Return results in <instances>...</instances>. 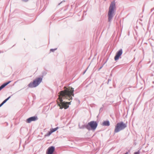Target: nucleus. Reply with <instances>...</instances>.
Wrapping results in <instances>:
<instances>
[{
  "label": "nucleus",
  "mask_w": 154,
  "mask_h": 154,
  "mask_svg": "<svg viewBox=\"0 0 154 154\" xmlns=\"http://www.w3.org/2000/svg\"><path fill=\"white\" fill-rule=\"evenodd\" d=\"M57 49V48H55L54 49H50V51H52V52H54V51L55 50H56Z\"/></svg>",
  "instance_id": "4468645a"
},
{
  "label": "nucleus",
  "mask_w": 154,
  "mask_h": 154,
  "mask_svg": "<svg viewBox=\"0 0 154 154\" xmlns=\"http://www.w3.org/2000/svg\"><path fill=\"white\" fill-rule=\"evenodd\" d=\"M65 90L60 92L58 99L57 101V104L60 107V109L63 108L66 109L68 108L69 104H70V102H66L63 101V99H66L70 100L72 99V96H74V88H72L71 89L67 88L66 87H64Z\"/></svg>",
  "instance_id": "f257e3e1"
},
{
  "label": "nucleus",
  "mask_w": 154,
  "mask_h": 154,
  "mask_svg": "<svg viewBox=\"0 0 154 154\" xmlns=\"http://www.w3.org/2000/svg\"><path fill=\"white\" fill-rule=\"evenodd\" d=\"M11 96L9 97L8 98H7L5 100L2 102V103L4 104L11 97Z\"/></svg>",
  "instance_id": "f8f14e48"
},
{
  "label": "nucleus",
  "mask_w": 154,
  "mask_h": 154,
  "mask_svg": "<svg viewBox=\"0 0 154 154\" xmlns=\"http://www.w3.org/2000/svg\"><path fill=\"white\" fill-rule=\"evenodd\" d=\"M55 148L54 146H51L49 147L46 151V154H52L54 151Z\"/></svg>",
  "instance_id": "0eeeda50"
},
{
  "label": "nucleus",
  "mask_w": 154,
  "mask_h": 154,
  "mask_svg": "<svg viewBox=\"0 0 154 154\" xmlns=\"http://www.w3.org/2000/svg\"><path fill=\"white\" fill-rule=\"evenodd\" d=\"M38 119V118L36 116L30 117L27 119L26 122L28 123H30L32 121H35Z\"/></svg>",
  "instance_id": "423d86ee"
},
{
  "label": "nucleus",
  "mask_w": 154,
  "mask_h": 154,
  "mask_svg": "<svg viewBox=\"0 0 154 154\" xmlns=\"http://www.w3.org/2000/svg\"><path fill=\"white\" fill-rule=\"evenodd\" d=\"M128 152H126L125 154H128Z\"/></svg>",
  "instance_id": "412c9836"
},
{
  "label": "nucleus",
  "mask_w": 154,
  "mask_h": 154,
  "mask_svg": "<svg viewBox=\"0 0 154 154\" xmlns=\"http://www.w3.org/2000/svg\"><path fill=\"white\" fill-rule=\"evenodd\" d=\"M42 79L41 77L37 78L33 80L32 82L30 83L28 86L29 88H34L38 86L42 82Z\"/></svg>",
  "instance_id": "39448f33"
},
{
  "label": "nucleus",
  "mask_w": 154,
  "mask_h": 154,
  "mask_svg": "<svg viewBox=\"0 0 154 154\" xmlns=\"http://www.w3.org/2000/svg\"><path fill=\"white\" fill-rule=\"evenodd\" d=\"M11 81H9L8 82H7L5 83L2 85L0 87V91H1L2 88H4L8 84L10 83L11 82Z\"/></svg>",
  "instance_id": "1a4fd4ad"
},
{
  "label": "nucleus",
  "mask_w": 154,
  "mask_h": 154,
  "mask_svg": "<svg viewBox=\"0 0 154 154\" xmlns=\"http://www.w3.org/2000/svg\"><path fill=\"white\" fill-rule=\"evenodd\" d=\"M127 126V124L122 122L117 123L116 125L114 130L115 133H117L125 129Z\"/></svg>",
  "instance_id": "7ed1b4c3"
},
{
  "label": "nucleus",
  "mask_w": 154,
  "mask_h": 154,
  "mask_svg": "<svg viewBox=\"0 0 154 154\" xmlns=\"http://www.w3.org/2000/svg\"><path fill=\"white\" fill-rule=\"evenodd\" d=\"M53 132L51 130H50V131H49L48 133H47L45 135V136H50Z\"/></svg>",
  "instance_id": "9b49d317"
},
{
  "label": "nucleus",
  "mask_w": 154,
  "mask_h": 154,
  "mask_svg": "<svg viewBox=\"0 0 154 154\" xmlns=\"http://www.w3.org/2000/svg\"><path fill=\"white\" fill-rule=\"evenodd\" d=\"M97 123L96 121H91L88 122L87 124L85 125V128L88 130H94L96 128L97 126Z\"/></svg>",
  "instance_id": "20e7f679"
},
{
  "label": "nucleus",
  "mask_w": 154,
  "mask_h": 154,
  "mask_svg": "<svg viewBox=\"0 0 154 154\" xmlns=\"http://www.w3.org/2000/svg\"><path fill=\"white\" fill-rule=\"evenodd\" d=\"M134 154H140V151H138L137 152H135Z\"/></svg>",
  "instance_id": "2eb2a0df"
},
{
  "label": "nucleus",
  "mask_w": 154,
  "mask_h": 154,
  "mask_svg": "<svg viewBox=\"0 0 154 154\" xmlns=\"http://www.w3.org/2000/svg\"><path fill=\"white\" fill-rule=\"evenodd\" d=\"M58 127H57L55 128L51 129V130L52 131V132H53L56 131H57L58 129Z\"/></svg>",
  "instance_id": "ddd939ff"
},
{
  "label": "nucleus",
  "mask_w": 154,
  "mask_h": 154,
  "mask_svg": "<svg viewBox=\"0 0 154 154\" xmlns=\"http://www.w3.org/2000/svg\"><path fill=\"white\" fill-rule=\"evenodd\" d=\"M28 0H23V1H25V2H27L28 1Z\"/></svg>",
  "instance_id": "aec40b11"
},
{
  "label": "nucleus",
  "mask_w": 154,
  "mask_h": 154,
  "mask_svg": "<svg viewBox=\"0 0 154 154\" xmlns=\"http://www.w3.org/2000/svg\"><path fill=\"white\" fill-rule=\"evenodd\" d=\"M3 104L2 103L0 104V107H1L3 105Z\"/></svg>",
  "instance_id": "a211bd4d"
},
{
  "label": "nucleus",
  "mask_w": 154,
  "mask_h": 154,
  "mask_svg": "<svg viewBox=\"0 0 154 154\" xmlns=\"http://www.w3.org/2000/svg\"><path fill=\"white\" fill-rule=\"evenodd\" d=\"M122 53V49H120L116 53V55L114 59L116 61L118 60L119 57L121 56Z\"/></svg>",
  "instance_id": "6e6552de"
},
{
  "label": "nucleus",
  "mask_w": 154,
  "mask_h": 154,
  "mask_svg": "<svg viewBox=\"0 0 154 154\" xmlns=\"http://www.w3.org/2000/svg\"><path fill=\"white\" fill-rule=\"evenodd\" d=\"M3 104L2 103L0 104V107H1L3 105Z\"/></svg>",
  "instance_id": "f3484780"
},
{
  "label": "nucleus",
  "mask_w": 154,
  "mask_h": 154,
  "mask_svg": "<svg viewBox=\"0 0 154 154\" xmlns=\"http://www.w3.org/2000/svg\"><path fill=\"white\" fill-rule=\"evenodd\" d=\"M88 69V68H87V69H86V70L85 71V72H83V74H84L85 73V72H86V71H87V69Z\"/></svg>",
  "instance_id": "dca6fc26"
},
{
  "label": "nucleus",
  "mask_w": 154,
  "mask_h": 154,
  "mask_svg": "<svg viewBox=\"0 0 154 154\" xmlns=\"http://www.w3.org/2000/svg\"><path fill=\"white\" fill-rule=\"evenodd\" d=\"M3 104L2 103L0 104V107H1L3 105Z\"/></svg>",
  "instance_id": "6ab92c4d"
},
{
  "label": "nucleus",
  "mask_w": 154,
  "mask_h": 154,
  "mask_svg": "<svg viewBox=\"0 0 154 154\" xmlns=\"http://www.w3.org/2000/svg\"><path fill=\"white\" fill-rule=\"evenodd\" d=\"M109 122L108 121H104L103 123V126H109Z\"/></svg>",
  "instance_id": "9d476101"
},
{
  "label": "nucleus",
  "mask_w": 154,
  "mask_h": 154,
  "mask_svg": "<svg viewBox=\"0 0 154 154\" xmlns=\"http://www.w3.org/2000/svg\"><path fill=\"white\" fill-rule=\"evenodd\" d=\"M116 10V4L114 1L111 2L110 5L108 12L107 16L108 17V21L110 23L115 14Z\"/></svg>",
  "instance_id": "f03ea898"
},
{
  "label": "nucleus",
  "mask_w": 154,
  "mask_h": 154,
  "mask_svg": "<svg viewBox=\"0 0 154 154\" xmlns=\"http://www.w3.org/2000/svg\"><path fill=\"white\" fill-rule=\"evenodd\" d=\"M102 66L99 69H101L102 68Z\"/></svg>",
  "instance_id": "4be33fe9"
}]
</instances>
